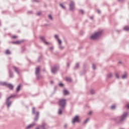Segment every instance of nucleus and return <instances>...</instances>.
I'll return each instance as SVG.
<instances>
[{
	"label": "nucleus",
	"instance_id": "1",
	"mask_svg": "<svg viewBox=\"0 0 129 129\" xmlns=\"http://www.w3.org/2000/svg\"><path fill=\"white\" fill-rule=\"evenodd\" d=\"M101 34H102V31L96 32L94 34L92 35L91 36H90V39L91 40H96V39H98V38L100 37Z\"/></svg>",
	"mask_w": 129,
	"mask_h": 129
},
{
	"label": "nucleus",
	"instance_id": "2",
	"mask_svg": "<svg viewBox=\"0 0 129 129\" xmlns=\"http://www.w3.org/2000/svg\"><path fill=\"white\" fill-rule=\"evenodd\" d=\"M58 104L62 109H64L65 108V106H66V99H61L58 100Z\"/></svg>",
	"mask_w": 129,
	"mask_h": 129
},
{
	"label": "nucleus",
	"instance_id": "3",
	"mask_svg": "<svg viewBox=\"0 0 129 129\" xmlns=\"http://www.w3.org/2000/svg\"><path fill=\"white\" fill-rule=\"evenodd\" d=\"M17 96V95H12L11 96H9L8 98L6 99V105L7 106V107H10L11 106V105L12 104V102L10 99L11 98H13V97H16Z\"/></svg>",
	"mask_w": 129,
	"mask_h": 129
},
{
	"label": "nucleus",
	"instance_id": "4",
	"mask_svg": "<svg viewBox=\"0 0 129 129\" xmlns=\"http://www.w3.org/2000/svg\"><path fill=\"white\" fill-rule=\"evenodd\" d=\"M126 116H127V112H124L122 115L119 117V119L118 120V122H122L123 120H125V118H126Z\"/></svg>",
	"mask_w": 129,
	"mask_h": 129
},
{
	"label": "nucleus",
	"instance_id": "5",
	"mask_svg": "<svg viewBox=\"0 0 129 129\" xmlns=\"http://www.w3.org/2000/svg\"><path fill=\"white\" fill-rule=\"evenodd\" d=\"M35 75H36V77L37 79H40L42 76H41V74H40V67H38L36 68L35 70Z\"/></svg>",
	"mask_w": 129,
	"mask_h": 129
},
{
	"label": "nucleus",
	"instance_id": "6",
	"mask_svg": "<svg viewBox=\"0 0 129 129\" xmlns=\"http://www.w3.org/2000/svg\"><path fill=\"white\" fill-rule=\"evenodd\" d=\"M72 123L74 124L75 122H80V120L79 119V116L78 115L75 116L72 119Z\"/></svg>",
	"mask_w": 129,
	"mask_h": 129
},
{
	"label": "nucleus",
	"instance_id": "7",
	"mask_svg": "<svg viewBox=\"0 0 129 129\" xmlns=\"http://www.w3.org/2000/svg\"><path fill=\"white\" fill-rule=\"evenodd\" d=\"M57 70H59V67H54L51 69V72L55 74L57 72Z\"/></svg>",
	"mask_w": 129,
	"mask_h": 129
},
{
	"label": "nucleus",
	"instance_id": "8",
	"mask_svg": "<svg viewBox=\"0 0 129 129\" xmlns=\"http://www.w3.org/2000/svg\"><path fill=\"white\" fill-rule=\"evenodd\" d=\"M75 7V4L74 2H71V4H70V11H73L74 10V7Z\"/></svg>",
	"mask_w": 129,
	"mask_h": 129
},
{
	"label": "nucleus",
	"instance_id": "9",
	"mask_svg": "<svg viewBox=\"0 0 129 129\" xmlns=\"http://www.w3.org/2000/svg\"><path fill=\"white\" fill-rule=\"evenodd\" d=\"M13 68L15 72L17 73V74L20 75V69H19V68H17V67L13 66Z\"/></svg>",
	"mask_w": 129,
	"mask_h": 129
},
{
	"label": "nucleus",
	"instance_id": "10",
	"mask_svg": "<svg viewBox=\"0 0 129 129\" xmlns=\"http://www.w3.org/2000/svg\"><path fill=\"white\" fill-rule=\"evenodd\" d=\"M45 126H47V124L43 123L42 125L36 127L35 129H40V127H42L43 129H46V128H45Z\"/></svg>",
	"mask_w": 129,
	"mask_h": 129
},
{
	"label": "nucleus",
	"instance_id": "11",
	"mask_svg": "<svg viewBox=\"0 0 129 129\" xmlns=\"http://www.w3.org/2000/svg\"><path fill=\"white\" fill-rule=\"evenodd\" d=\"M40 40H41V41H42V42H43V43H44V44H45V45H49V42L46 41V40H45V37H40Z\"/></svg>",
	"mask_w": 129,
	"mask_h": 129
},
{
	"label": "nucleus",
	"instance_id": "12",
	"mask_svg": "<svg viewBox=\"0 0 129 129\" xmlns=\"http://www.w3.org/2000/svg\"><path fill=\"white\" fill-rule=\"evenodd\" d=\"M35 125H36V123L33 122L32 124H30V125H28L26 127V128L27 129L31 128V127H33V126H35Z\"/></svg>",
	"mask_w": 129,
	"mask_h": 129
},
{
	"label": "nucleus",
	"instance_id": "13",
	"mask_svg": "<svg viewBox=\"0 0 129 129\" xmlns=\"http://www.w3.org/2000/svg\"><path fill=\"white\" fill-rule=\"evenodd\" d=\"M6 87H8V88H9V89H10L11 90H13V89H14V86H13V85L11 84H7V86H6Z\"/></svg>",
	"mask_w": 129,
	"mask_h": 129
},
{
	"label": "nucleus",
	"instance_id": "14",
	"mask_svg": "<svg viewBox=\"0 0 129 129\" xmlns=\"http://www.w3.org/2000/svg\"><path fill=\"white\" fill-rule=\"evenodd\" d=\"M39 118V112H37L35 113V117L34 118L35 121H37Z\"/></svg>",
	"mask_w": 129,
	"mask_h": 129
},
{
	"label": "nucleus",
	"instance_id": "15",
	"mask_svg": "<svg viewBox=\"0 0 129 129\" xmlns=\"http://www.w3.org/2000/svg\"><path fill=\"white\" fill-rule=\"evenodd\" d=\"M9 77L11 78H13L14 77V74L13 73V72L11 70H9Z\"/></svg>",
	"mask_w": 129,
	"mask_h": 129
},
{
	"label": "nucleus",
	"instance_id": "16",
	"mask_svg": "<svg viewBox=\"0 0 129 129\" xmlns=\"http://www.w3.org/2000/svg\"><path fill=\"white\" fill-rule=\"evenodd\" d=\"M22 43H23V41L21 40H18L17 41H13L12 42V44H22Z\"/></svg>",
	"mask_w": 129,
	"mask_h": 129
},
{
	"label": "nucleus",
	"instance_id": "17",
	"mask_svg": "<svg viewBox=\"0 0 129 129\" xmlns=\"http://www.w3.org/2000/svg\"><path fill=\"white\" fill-rule=\"evenodd\" d=\"M0 85H2V86H6L8 85V83L7 82H0Z\"/></svg>",
	"mask_w": 129,
	"mask_h": 129
},
{
	"label": "nucleus",
	"instance_id": "18",
	"mask_svg": "<svg viewBox=\"0 0 129 129\" xmlns=\"http://www.w3.org/2000/svg\"><path fill=\"white\" fill-rule=\"evenodd\" d=\"M65 81H68V82H72V79H71V78L69 77H66L65 78Z\"/></svg>",
	"mask_w": 129,
	"mask_h": 129
},
{
	"label": "nucleus",
	"instance_id": "19",
	"mask_svg": "<svg viewBox=\"0 0 129 129\" xmlns=\"http://www.w3.org/2000/svg\"><path fill=\"white\" fill-rule=\"evenodd\" d=\"M63 94L64 95H68V94H69V92L67 90H64Z\"/></svg>",
	"mask_w": 129,
	"mask_h": 129
},
{
	"label": "nucleus",
	"instance_id": "20",
	"mask_svg": "<svg viewBox=\"0 0 129 129\" xmlns=\"http://www.w3.org/2000/svg\"><path fill=\"white\" fill-rule=\"evenodd\" d=\"M21 90V85H18L16 88V92H19Z\"/></svg>",
	"mask_w": 129,
	"mask_h": 129
},
{
	"label": "nucleus",
	"instance_id": "21",
	"mask_svg": "<svg viewBox=\"0 0 129 129\" xmlns=\"http://www.w3.org/2000/svg\"><path fill=\"white\" fill-rule=\"evenodd\" d=\"M5 53L6 54V55H11V52L10 51V50L7 49L6 52H5Z\"/></svg>",
	"mask_w": 129,
	"mask_h": 129
},
{
	"label": "nucleus",
	"instance_id": "22",
	"mask_svg": "<svg viewBox=\"0 0 129 129\" xmlns=\"http://www.w3.org/2000/svg\"><path fill=\"white\" fill-rule=\"evenodd\" d=\"M63 109H62V108L61 107L58 109V114H62V110H63Z\"/></svg>",
	"mask_w": 129,
	"mask_h": 129
},
{
	"label": "nucleus",
	"instance_id": "23",
	"mask_svg": "<svg viewBox=\"0 0 129 129\" xmlns=\"http://www.w3.org/2000/svg\"><path fill=\"white\" fill-rule=\"evenodd\" d=\"M123 29L124 31H129V26H126L124 27Z\"/></svg>",
	"mask_w": 129,
	"mask_h": 129
},
{
	"label": "nucleus",
	"instance_id": "24",
	"mask_svg": "<svg viewBox=\"0 0 129 129\" xmlns=\"http://www.w3.org/2000/svg\"><path fill=\"white\" fill-rule=\"evenodd\" d=\"M122 79H125V78H126V73H125L124 75H123L121 76Z\"/></svg>",
	"mask_w": 129,
	"mask_h": 129
},
{
	"label": "nucleus",
	"instance_id": "25",
	"mask_svg": "<svg viewBox=\"0 0 129 129\" xmlns=\"http://www.w3.org/2000/svg\"><path fill=\"white\" fill-rule=\"evenodd\" d=\"M90 94H94V93H95V91H94V90H90Z\"/></svg>",
	"mask_w": 129,
	"mask_h": 129
},
{
	"label": "nucleus",
	"instance_id": "26",
	"mask_svg": "<svg viewBox=\"0 0 129 129\" xmlns=\"http://www.w3.org/2000/svg\"><path fill=\"white\" fill-rule=\"evenodd\" d=\"M60 7L61 9H63V10H65V6H64L62 4H59Z\"/></svg>",
	"mask_w": 129,
	"mask_h": 129
},
{
	"label": "nucleus",
	"instance_id": "27",
	"mask_svg": "<svg viewBox=\"0 0 129 129\" xmlns=\"http://www.w3.org/2000/svg\"><path fill=\"white\" fill-rule=\"evenodd\" d=\"M57 42H58V43L59 45H60L61 44H62V41L60 40V39H57Z\"/></svg>",
	"mask_w": 129,
	"mask_h": 129
},
{
	"label": "nucleus",
	"instance_id": "28",
	"mask_svg": "<svg viewBox=\"0 0 129 129\" xmlns=\"http://www.w3.org/2000/svg\"><path fill=\"white\" fill-rule=\"evenodd\" d=\"M112 77V74L111 73H109L108 74V78H110Z\"/></svg>",
	"mask_w": 129,
	"mask_h": 129
},
{
	"label": "nucleus",
	"instance_id": "29",
	"mask_svg": "<svg viewBox=\"0 0 129 129\" xmlns=\"http://www.w3.org/2000/svg\"><path fill=\"white\" fill-rule=\"evenodd\" d=\"M111 109H115V105H113L110 107Z\"/></svg>",
	"mask_w": 129,
	"mask_h": 129
},
{
	"label": "nucleus",
	"instance_id": "30",
	"mask_svg": "<svg viewBox=\"0 0 129 129\" xmlns=\"http://www.w3.org/2000/svg\"><path fill=\"white\" fill-rule=\"evenodd\" d=\"M35 107H33L32 109V114H35Z\"/></svg>",
	"mask_w": 129,
	"mask_h": 129
},
{
	"label": "nucleus",
	"instance_id": "31",
	"mask_svg": "<svg viewBox=\"0 0 129 129\" xmlns=\"http://www.w3.org/2000/svg\"><path fill=\"white\" fill-rule=\"evenodd\" d=\"M79 12L82 14V15H84V11L82 10H79Z\"/></svg>",
	"mask_w": 129,
	"mask_h": 129
},
{
	"label": "nucleus",
	"instance_id": "32",
	"mask_svg": "<svg viewBox=\"0 0 129 129\" xmlns=\"http://www.w3.org/2000/svg\"><path fill=\"white\" fill-rule=\"evenodd\" d=\"M48 18L49 20H53V17H52V16L51 15H48Z\"/></svg>",
	"mask_w": 129,
	"mask_h": 129
},
{
	"label": "nucleus",
	"instance_id": "33",
	"mask_svg": "<svg viewBox=\"0 0 129 129\" xmlns=\"http://www.w3.org/2000/svg\"><path fill=\"white\" fill-rule=\"evenodd\" d=\"M92 68L94 70H95V69H96V68H95V64H92Z\"/></svg>",
	"mask_w": 129,
	"mask_h": 129
},
{
	"label": "nucleus",
	"instance_id": "34",
	"mask_svg": "<svg viewBox=\"0 0 129 129\" xmlns=\"http://www.w3.org/2000/svg\"><path fill=\"white\" fill-rule=\"evenodd\" d=\"M88 120H89V119L87 118L86 119L84 122V124H85V123H86V122H87L88 121Z\"/></svg>",
	"mask_w": 129,
	"mask_h": 129
},
{
	"label": "nucleus",
	"instance_id": "35",
	"mask_svg": "<svg viewBox=\"0 0 129 129\" xmlns=\"http://www.w3.org/2000/svg\"><path fill=\"white\" fill-rule=\"evenodd\" d=\"M54 38H55L57 40L58 39H59V38H58V35H55L54 36Z\"/></svg>",
	"mask_w": 129,
	"mask_h": 129
},
{
	"label": "nucleus",
	"instance_id": "36",
	"mask_svg": "<svg viewBox=\"0 0 129 129\" xmlns=\"http://www.w3.org/2000/svg\"><path fill=\"white\" fill-rule=\"evenodd\" d=\"M75 68H79V63H76Z\"/></svg>",
	"mask_w": 129,
	"mask_h": 129
},
{
	"label": "nucleus",
	"instance_id": "37",
	"mask_svg": "<svg viewBox=\"0 0 129 129\" xmlns=\"http://www.w3.org/2000/svg\"><path fill=\"white\" fill-rule=\"evenodd\" d=\"M59 49H60L61 50H62V49H64V47H63V46H61V45H59Z\"/></svg>",
	"mask_w": 129,
	"mask_h": 129
},
{
	"label": "nucleus",
	"instance_id": "38",
	"mask_svg": "<svg viewBox=\"0 0 129 129\" xmlns=\"http://www.w3.org/2000/svg\"><path fill=\"white\" fill-rule=\"evenodd\" d=\"M115 76L116 78H117V79L119 78V77L118 76V75L117 74H115Z\"/></svg>",
	"mask_w": 129,
	"mask_h": 129
},
{
	"label": "nucleus",
	"instance_id": "39",
	"mask_svg": "<svg viewBox=\"0 0 129 129\" xmlns=\"http://www.w3.org/2000/svg\"><path fill=\"white\" fill-rule=\"evenodd\" d=\"M59 86H60V87H63V84L62 83H59L58 84Z\"/></svg>",
	"mask_w": 129,
	"mask_h": 129
},
{
	"label": "nucleus",
	"instance_id": "40",
	"mask_svg": "<svg viewBox=\"0 0 129 129\" xmlns=\"http://www.w3.org/2000/svg\"><path fill=\"white\" fill-rule=\"evenodd\" d=\"M17 38V36H16V35H13V36H12V39H16V38Z\"/></svg>",
	"mask_w": 129,
	"mask_h": 129
},
{
	"label": "nucleus",
	"instance_id": "41",
	"mask_svg": "<svg viewBox=\"0 0 129 129\" xmlns=\"http://www.w3.org/2000/svg\"><path fill=\"white\" fill-rule=\"evenodd\" d=\"M40 15H41V12H39L37 13V16H40Z\"/></svg>",
	"mask_w": 129,
	"mask_h": 129
},
{
	"label": "nucleus",
	"instance_id": "42",
	"mask_svg": "<svg viewBox=\"0 0 129 129\" xmlns=\"http://www.w3.org/2000/svg\"><path fill=\"white\" fill-rule=\"evenodd\" d=\"M126 108H129V104H127L126 106Z\"/></svg>",
	"mask_w": 129,
	"mask_h": 129
},
{
	"label": "nucleus",
	"instance_id": "43",
	"mask_svg": "<svg viewBox=\"0 0 129 129\" xmlns=\"http://www.w3.org/2000/svg\"><path fill=\"white\" fill-rule=\"evenodd\" d=\"M33 2H35L36 3H39L38 0H34Z\"/></svg>",
	"mask_w": 129,
	"mask_h": 129
},
{
	"label": "nucleus",
	"instance_id": "44",
	"mask_svg": "<svg viewBox=\"0 0 129 129\" xmlns=\"http://www.w3.org/2000/svg\"><path fill=\"white\" fill-rule=\"evenodd\" d=\"M32 11H28V14H32Z\"/></svg>",
	"mask_w": 129,
	"mask_h": 129
},
{
	"label": "nucleus",
	"instance_id": "45",
	"mask_svg": "<svg viewBox=\"0 0 129 129\" xmlns=\"http://www.w3.org/2000/svg\"><path fill=\"white\" fill-rule=\"evenodd\" d=\"M69 66H70V63H67V67H69Z\"/></svg>",
	"mask_w": 129,
	"mask_h": 129
},
{
	"label": "nucleus",
	"instance_id": "46",
	"mask_svg": "<svg viewBox=\"0 0 129 129\" xmlns=\"http://www.w3.org/2000/svg\"><path fill=\"white\" fill-rule=\"evenodd\" d=\"M54 83V82L53 81H50V84H53Z\"/></svg>",
	"mask_w": 129,
	"mask_h": 129
},
{
	"label": "nucleus",
	"instance_id": "47",
	"mask_svg": "<svg viewBox=\"0 0 129 129\" xmlns=\"http://www.w3.org/2000/svg\"><path fill=\"white\" fill-rule=\"evenodd\" d=\"M64 128H67V125H64Z\"/></svg>",
	"mask_w": 129,
	"mask_h": 129
},
{
	"label": "nucleus",
	"instance_id": "48",
	"mask_svg": "<svg viewBox=\"0 0 129 129\" xmlns=\"http://www.w3.org/2000/svg\"><path fill=\"white\" fill-rule=\"evenodd\" d=\"M98 14H100V11L99 10H97Z\"/></svg>",
	"mask_w": 129,
	"mask_h": 129
},
{
	"label": "nucleus",
	"instance_id": "49",
	"mask_svg": "<svg viewBox=\"0 0 129 129\" xmlns=\"http://www.w3.org/2000/svg\"><path fill=\"white\" fill-rule=\"evenodd\" d=\"M118 2H123L124 0H118Z\"/></svg>",
	"mask_w": 129,
	"mask_h": 129
},
{
	"label": "nucleus",
	"instance_id": "50",
	"mask_svg": "<svg viewBox=\"0 0 129 129\" xmlns=\"http://www.w3.org/2000/svg\"><path fill=\"white\" fill-rule=\"evenodd\" d=\"M90 19H91V20H93V17H90Z\"/></svg>",
	"mask_w": 129,
	"mask_h": 129
},
{
	"label": "nucleus",
	"instance_id": "51",
	"mask_svg": "<svg viewBox=\"0 0 129 129\" xmlns=\"http://www.w3.org/2000/svg\"><path fill=\"white\" fill-rule=\"evenodd\" d=\"M88 114L90 115V114H91V112H89Z\"/></svg>",
	"mask_w": 129,
	"mask_h": 129
},
{
	"label": "nucleus",
	"instance_id": "52",
	"mask_svg": "<svg viewBox=\"0 0 129 129\" xmlns=\"http://www.w3.org/2000/svg\"><path fill=\"white\" fill-rule=\"evenodd\" d=\"M50 49L51 50H52V49H53V47H50Z\"/></svg>",
	"mask_w": 129,
	"mask_h": 129
},
{
	"label": "nucleus",
	"instance_id": "53",
	"mask_svg": "<svg viewBox=\"0 0 129 129\" xmlns=\"http://www.w3.org/2000/svg\"><path fill=\"white\" fill-rule=\"evenodd\" d=\"M119 64H121V62L119 61Z\"/></svg>",
	"mask_w": 129,
	"mask_h": 129
},
{
	"label": "nucleus",
	"instance_id": "54",
	"mask_svg": "<svg viewBox=\"0 0 129 129\" xmlns=\"http://www.w3.org/2000/svg\"><path fill=\"white\" fill-rule=\"evenodd\" d=\"M1 94H0V98H1Z\"/></svg>",
	"mask_w": 129,
	"mask_h": 129
}]
</instances>
